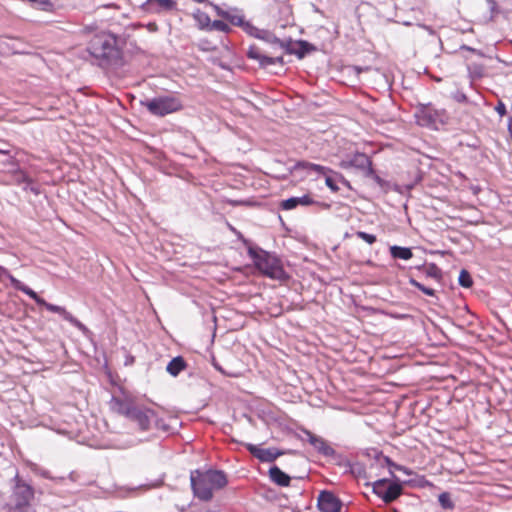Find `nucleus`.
<instances>
[{
  "instance_id": "obj_33",
  "label": "nucleus",
  "mask_w": 512,
  "mask_h": 512,
  "mask_svg": "<svg viewBox=\"0 0 512 512\" xmlns=\"http://www.w3.org/2000/svg\"><path fill=\"white\" fill-rule=\"evenodd\" d=\"M225 19L235 26L242 27L245 24L244 17L242 15L231 14L230 12H228V16Z\"/></svg>"
},
{
  "instance_id": "obj_30",
  "label": "nucleus",
  "mask_w": 512,
  "mask_h": 512,
  "mask_svg": "<svg viewBox=\"0 0 512 512\" xmlns=\"http://www.w3.org/2000/svg\"><path fill=\"white\" fill-rule=\"evenodd\" d=\"M209 30H217V31H221V32H224V33H229L231 31V28L224 21L214 20L211 23Z\"/></svg>"
},
{
  "instance_id": "obj_35",
  "label": "nucleus",
  "mask_w": 512,
  "mask_h": 512,
  "mask_svg": "<svg viewBox=\"0 0 512 512\" xmlns=\"http://www.w3.org/2000/svg\"><path fill=\"white\" fill-rule=\"evenodd\" d=\"M278 46L286 51V53L289 54V50H296L297 45L296 42L292 41L291 39L288 40H281L280 43H278Z\"/></svg>"
},
{
  "instance_id": "obj_4",
  "label": "nucleus",
  "mask_w": 512,
  "mask_h": 512,
  "mask_svg": "<svg viewBox=\"0 0 512 512\" xmlns=\"http://www.w3.org/2000/svg\"><path fill=\"white\" fill-rule=\"evenodd\" d=\"M248 255L255 267L265 276L280 280L285 276L280 259L259 247H249Z\"/></svg>"
},
{
  "instance_id": "obj_12",
  "label": "nucleus",
  "mask_w": 512,
  "mask_h": 512,
  "mask_svg": "<svg viewBox=\"0 0 512 512\" xmlns=\"http://www.w3.org/2000/svg\"><path fill=\"white\" fill-rule=\"evenodd\" d=\"M136 404L128 398H122L117 396H112L109 406L110 409L120 415L125 416L126 418L131 414L132 409Z\"/></svg>"
},
{
  "instance_id": "obj_23",
  "label": "nucleus",
  "mask_w": 512,
  "mask_h": 512,
  "mask_svg": "<svg viewBox=\"0 0 512 512\" xmlns=\"http://www.w3.org/2000/svg\"><path fill=\"white\" fill-rule=\"evenodd\" d=\"M382 461L390 468V475L392 478L397 479L394 475V470L401 471L407 475H410L411 472L404 466L394 463L389 457L382 456Z\"/></svg>"
},
{
  "instance_id": "obj_31",
  "label": "nucleus",
  "mask_w": 512,
  "mask_h": 512,
  "mask_svg": "<svg viewBox=\"0 0 512 512\" xmlns=\"http://www.w3.org/2000/svg\"><path fill=\"white\" fill-rule=\"evenodd\" d=\"M195 18L198 21V23L202 29L210 28V25L212 22L210 21V17L208 16V14H206L204 12H199L198 14L195 15Z\"/></svg>"
},
{
  "instance_id": "obj_40",
  "label": "nucleus",
  "mask_w": 512,
  "mask_h": 512,
  "mask_svg": "<svg viewBox=\"0 0 512 512\" xmlns=\"http://www.w3.org/2000/svg\"><path fill=\"white\" fill-rule=\"evenodd\" d=\"M23 190L24 191H30L34 195H39L40 194V188L37 185H35L32 180H31V184L30 185L25 184L23 186Z\"/></svg>"
},
{
  "instance_id": "obj_8",
  "label": "nucleus",
  "mask_w": 512,
  "mask_h": 512,
  "mask_svg": "<svg viewBox=\"0 0 512 512\" xmlns=\"http://www.w3.org/2000/svg\"><path fill=\"white\" fill-rule=\"evenodd\" d=\"M417 123L424 127H435L442 123L443 112L435 109L431 104H420L415 113Z\"/></svg>"
},
{
  "instance_id": "obj_16",
  "label": "nucleus",
  "mask_w": 512,
  "mask_h": 512,
  "mask_svg": "<svg viewBox=\"0 0 512 512\" xmlns=\"http://www.w3.org/2000/svg\"><path fill=\"white\" fill-rule=\"evenodd\" d=\"M270 479L277 485L286 487L290 484V476L283 472L278 466L269 469Z\"/></svg>"
},
{
  "instance_id": "obj_2",
  "label": "nucleus",
  "mask_w": 512,
  "mask_h": 512,
  "mask_svg": "<svg viewBox=\"0 0 512 512\" xmlns=\"http://www.w3.org/2000/svg\"><path fill=\"white\" fill-rule=\"evenodd\" d=\"M190 482L194 496L207 502L213 498V491L224 488L228 480L223 471L210 469L192 472Z\"/></svg>"
},
{
  "instance_id": "obj_25",
  "label": "nucleus",
  "mask_w": 512,
  "mask_h": 512,
  "mask_svg": "<svg viewBox=\"0 0 512 512\" xmlns=\"http://www.w3.org/2000/svg\"><path fill=\"white\" fill-rule=\"evenodd\" d=\"M440 506L446 510H453L455 507L449 492H443L438 496Z\"/></svg>"
},
{
  "instance_id": "obj_42",
  "label": "nucleus",
  "mask_w": 512,
  "mask_h": 512,
  "mask_svg": "<svg viewBox=\"0 0 512 512\" xmlns=\"http://www.w3.org/2000/svg\"><path fill=\"white\" fill-rule=\"evenodd\" d=\"M495 111L502 117L506 114V106L502 101H499L495 106Z\"/></svg>"
},
{
  "instance_id": "obj_45",
  "label": "nucleus",
  "mask_w": 512,
  "mask_h": 512,
  "mask_svg": "<svg viewBox=\"0 0 512 512\" xmlns=\"http://www.w3.org/2000/svg\"><path fill=\"white\" fill-rule=\"evenodd\" d=\"M41 475H42L44 478H50V476H49V472H48V471H46V470H45V471H43V472H41Z\"/></svg>"
},
{
  "instance_id": "obj_18",
  "label": "nucleus",
  "mask_w": 512,
  "mask_h": 512,
  "mask_svg": "<svg viewBox=\"0 0 512 512\" xmlns=\"http://www.w3.org/2000/svg\"><path fill=\"white\" fill-rule=\"evenodd\" d=\"M390 255L394 259L409 260L413 257L411 248L393 245L389 248Z\"/></svg>"
},
{
  "instance_id": "obj_10",
  "label": "nucleus",
  "mask_w": 512,
  "mask_h": 512,
  "mask_svg": "<svg viewBox=\"0 0 512 512\" xmlns=\"http://www.w3.org/2000/svg\"><path fill=\"white\" fill-rule=\"evenodd\" d=\"M318 509L321 512H340L342 502L330 491H322L318 496Z\"/></svg>"
},
{
  "instance_id": "obj_38",
  "label": "nucleus",
  "mask_w": 512,
  "mask_h": 512,
  "mask_svg": "<svg viewBox=\"0 0 512 512\" xmlns=\"http://www.w3.org/2000/svg\"><path fill=\"white\" fill-rule=\"evenodd\" d=\"M452 98L459 103H467L468 102V98H467L466 94L461 91H456L455 93H453Z\"/></svg>"
},
{
  "instance_id": "obj_1",
  "label": "nucleus",
  "mask_w": 512,
  "mask_h": 512,
  "mask_svg": "<svg viewBox=\"0 0 512 512\" xmlns=\"http://www.w3.org/2000/svg\"><path fill=\"white\" fill-rule=\"evenodd\" d=\"M88 51L100 61L101 66L121 64L122 49L115 34L102 32L94 35L88 44Z\"/></svg>"
},
{
  "instance_id": "obj_3",
  "label": "nucleus",
  "mask_w": 512,
  "mask_h": 512,
  "mask_svg": "<svg viewBox=\"0 0 512 512\" xmlns=\"http://www.w3.org/2000/svg\"><path fill=\"white\" fill-rule=\"evenodd\" d=\"M8 278L12 287L16 290H19L26 295H28L31 299H33L38 305L44 306L48 311L52 313H58L63 317L64 320L68 321L71 325L76 327L80 331H87V327L80 322L77 318H75L70 312H68L64 307L58 306L55 304L48 303L43 298L39 297L38 294L32 290L27 285L23 284L20 280L15 278L8 269L0 265V279Z\"/></svg>"
},
{
  "instance_id": "obj_34",
  "label": "nucleus",
  "mask_w": 512,
  "mask_h": 512,
  "mask_svg": "<svg viewBox=\"0 0 512 512\" xmlns=\"http://www.w3.org/2000/svg\"><path fill=\"white\" fill-rule=\"evenodd\" d=\"M356 236L370 245L374 244L377 240L375 235L369 234L364 231H357Z\"/></svg>"
},
{
  "instance_id": "obj_29",
  "label": "nucleus",
  "mask_w": 512,
  "mask_h": 512,
  "mask_svg": "<svg viewBox=\"0 0 512 512\" xmlns=\"http://www.w3.org/2000/svg\"><path fill=\"white\" fill-rule=\"evenodd\" d=\"M255 37L259 38V39H263L266 42L273 44V45H278V43H280L279 38H277L275 35L271 34L270 32L264 31V30H262L260 34H255Z\"/></svg>"
},
{
  "instance_id": "obj_15",
  "label": "nucleus",
  "mask_w": 512,
  "mask_h": 512,
  "mask_svg": "<svg viewBox=\"0 0 512 512\" xmlns=\"http://www.w3.org/2000/svg\"><path fill=\"white\" fill-rule=\"evenodd\" d=\"M316 203L317 202L309 194H304L300 197H291L281 201L280 208L283 210H292L299 205L310 206Z\"/></svg>"
},
{
  "instance_id": "obj_37",
  "label": "nucleus",
  "mask_w": 512,
  "mask_h": 512,
  "mask_svg": "<svg viewBox=\"0 0 512 512\" xmlns=\"http://www.w3.org/2000/svg\"><path fill=\"white\" fill-rule=\"evenodd\" d=\"M325 183L331 191L337 192L339 190V187L337 186L335 180L332 177L328 176V174L325 175Z\"/></svg>"
},
{
  "instance_id": "obj_26",
  "label": "nucleus",
  "mask_w": 512,
  "mask_h": 512,
  "mask_svg": "<svg viewBox=\"0 0 512 512\" xmlns=\"http://www.w3.org/2000/svg\"><path fill=\"white\" fill-rule=\"evenodd\" d=\"M350 472L357 478H368L365 466L360 462H355L350 465Z\"/></svg>"
},
{
  "instance_id": "obj_5",
  "label": "nucleus",
  "mask_w": 512,
  "mask_h": 512,
  "mask_svg": "<svg viewBox=\"0 0 512 512\" xmlns=\"http://www.w3.org/2000/svg\"><path fill=\"white\" fill-rule=\"evenodd\" d=\"M148 112L154 116L164 117L180 111L183 107L181 100L174 95H161L152 99L141 101Z\"/></svg>"
},
{
  "instance_id": "obj_28",
  "label": "nucleus",
  "mask_w": 512,
  "mask_h": 512,
  "mask_svg": "<svg viewBox=\"0 0 512 512\" xmlns=\"http://www.w3.org/2000/svg\"><path fill=\"white\" fill-rule=\"evenodd\" d=\"M409 283L417 288L418 290H420L421 292H423L425 295H428V296H435V290L432 289V288H429V287H426L425 285L421 284L420 282H418L417 280H415L414 278H410L409 279Z\"/></svg>"
},
{
  "instance_id": "obj_21",
  "label": "nucleus",
  "mask_w": 512,
  "mask_h": 512,
  "mask_svg": "<svg viewBox=\"0 0 512 512\" xmlns=\"http://www.w3.org/2000/svg\"><path fill=\"white\" fill-rule=\"evenodd\" d=\"M247 57L249 59L258 61L259 65L262 68H266L265 59H267L268 56L263 55L259 47L255 46V45L250 46L247 50Z\"/></svg>"
},
{
  "instance_id": "obj_27",
  "label": "nucleus",
  "mask_w": 512,
  "mask_h": 512,
  "mask_svg": "<svg viewBox=\"0 0 512 512\" xmlns=\"http://www.w3.org/2000/svg\"><path fill=\"white\" fill-rule=\"evenodd\" d=\"M458 282L464 288H470L473 284V280L470 273L465 269L461 270Z\"/></svg>"
},
{
  "instance_id": "obj_13",
  "label": "nucleus",
  "mask_w": 512,
  "mask_h": 512,
  "mask_svg": "<svg viewBox=\"0 0 512 512\" xmlns=\"http://www.w3.org/2000/svg\"><path fill=\"white\" fill-rule=\"evenodd\" d=\"M348 165L362 170L367 176L373 175L372 162L365 153H355L348 161Z\"/></svg>"
},
{
  "instance_id": "obj_24",
  "label": "nucleus",
  "mask_w": 512,
  "mask_h": 512,
  "mask_svg": "<svg viewBox=\"0 0 512 512\" xmlns=\"http://www.w3.org/2000/svg\"><path fill=\"white\" fill-rule=\"evenodd\" d=\"M423 271L427 277L433 278L437 281L442 279V271L435 263H430L427 266H423Z\"/></svg>"
},
{
  "instance_id": "obj_32",
  "label": "nucleus",
  "mask_w": 512,
  "mask_h": 512,
  "mask_svg": "<svg viewBox=\"0 0 512 512\" xmlns=\"http://www.w3.org/2000/svg\"><path fill=\"white\" fill-rule=\"evenodd\" d=\"M14 182L17 185H23V186L25 184L30 185L31 184V178H29L28 175L26 173H24L23 171H17L14 174Z\"/></svg>"
},
{
  "instance_id": "obj_6",
  "label": "nucleus",
  "mask_w": 512,
  "mask_h": 512,
  "mask_svg": "<svg viewBox=\"0 0 512 512\" xmlns=\"http://www.w3.org/2000/svg\"><path fill=\"white\" fill-rule=\"evenodd\" d=\"M366 485L371 486L373 493L386 504L395 501L403 492L402 484L398 479L391 481L387 478H382L373 483H366Z\"/></svg>"
},
{
  "instance_id": "obj_7",
  "label": "nucleus",
  "mask_w": 512,
  "mask_h": 512,
  "mask_svg": "<svg viewBox=\"0 0 512 512\" xmlns=\"http://www.w3.org/2000/svg\"><path fill=\"white\" fill-rule=\"evenodd\" d=\"M14 487L12 497L17 508L28 506L31 500L34 498L33 487L23 481L18 474L14 477Z\"/></svg>"
},
{
  "instance_id": "obj_46",
  "label": "nucleus",
  "mask_w": 512,
  "mask_h": 512,
  "mask_svg": "<svg viewBox=\"0 0 512 512\" xmlns=\"http://www.w3.org/2000/svg\"><path fill=\"white\" fill-rule=\"evenodd\" d=\"M194 1L197 3H207L208 2V0H194Z\"/></svg>"
},
{
  "instance_id": "obj_41",
  "label": "nucleus",
  "mask_w": 512,
  "mask_h": 512,
  "mask_svg": "<svg viewBox=\"0 0 512 512\" xmlns=\"http://www.w3.org/2000/svg\"><path fill=\"white\" fill-rule=\"evenodd\" d=\"M12 146L4 141H0V154L9 155L11 153Z\"/></svg>"
},
{
  "instance_id": "obj_14",
  "label": "nucleus",
  "mask_w": 512,
  "mask_h": 512,
  "mask_svg": "<svg viewBox=\"0 0 512 512\" xmlns=\"http://www.w3.org/2000/svg\"><path fill=\"white\" fill-rule=\"evenodd\" d=\"M247 450L261 462H273L282 453L276 449H263L253 444L246 445Z\"/></svg>"
},
{
  "instance_id": "obj_22",
  "label": "nucleus",
  "mask_w": 512,
  "mask_h": 512,
  "mask_svg": "<svg viewBox=\"0 0 512 512\" xmlns=\"http://www.w3.org/2000/svg\"><path fill=\"white\" fill-rule=\"evenodd\" d=\"M147 4L151 7L155 6L157 11L172 10L176 6L175 0H147Z\"/></svg>"
},
{
  "instance_id": "obj_39",
  "label": "nucleus",
  "mask_w": 512,
  "mask_h": 512,
  "mask_svg": "<svg viewBox=\"0 0 512 512\" xmlns=\"http://www.w3.org/2000/svg\"><path fill=\"white\" fill-rule=\"evenodd\" d=\"M246 32L255 37V34H260L262 30L254 27L248 22H245L244 26H242Z\"/></svg>"
},
{
  "instance_id": "obj_20",
  "label": "nucleus",
  "mask_w": 512,
  "mask_h": 512,
  "mask_svg": "<svg viewBox=\"0 0 512 512\" xmlns=\"http://www.w3.org/2000/svg\"><path fill=\"white\" fill-rule=\"evenodd\" d=\"M295 167L313 171V172H316V173L324 175V176L327 175L328 173L332 172V170L328 167H325V166H322L319 164L310 163L307 161H300L296 164Z\"/></svg>"
},
{
  "instance_id": "obj_36",
  "label": "nucleus",
  "mask_w": 512,
  "mask_h": 512,
  "mask_svg": "<svg viewBox=\"0 0 512 512\" xmlns=\"http://www.w3.org/2000/svg\"><path fill=\"white\" fill-rule=\"evenodd\" d=\"M265 62H266V67L275 65V64L284 65V60H283L282 56H278V57H269L268 56L267 59H265Z\"/></svg>"
},
{
  "instance_id": "obj_19",
  "label": "nucleus",
  "mask_w": 512,
  "mask_h": 512,
  "mask_svg": "<svg viewBox=\"0 0 512 512\" xmlns=\"http://www.w3.org/2000/svg\"><path fill=\"white\" fill-rule=\"evenodd\" d=\"M296 45V50H289V54L296 55L299 59H302L306 54L316 50L315 46L304 40L296 41Z\"/></svg>"
},
{
  "instance_id": "obj_44",
  "label": "nucleus",
  "mask_w": 512,
  "mask_h": 512,
  "mask_svg": "<svg viewBox=\"0 0 512 512\" xmlns=\"http://www.w3.org/2000/svg\"><path fill=\"white\" fill-rule=\"evenodd\" d=\"M372 176L374 177L376 182H378V183L382 182V179L378 175H375V173Z\"/></svg>"
},
{
  "instance_id": "obj_43",
  "label": "nucleus",
  "mask_w": 512,
  "mask_h": 512,
  "mask_svg": "<svg viewBox=\"0 0 512 512\" xmlns=\"http://www.w3.org/2000/svg\"><path fill=\"white\" fill-rule=\"evenodd\" d=\"M213 9L215 10L216 14L222 18H226L228 16V11H224L216 4H211Z\"/></svg>"
},
{
  "instance_id": "obj_11",
  "label": "nucleus",
  "mask_w": 512,
  "mask_h": 512,
  "mask_svg": "<svg viewBox=\"0 0 512 512\" xmlns=\"http://www.w3.org/2000/svg\"><path fill=\"white\" fill-rule=\"evenodd\" d=\"M307 436V441L323 456L326 457H334L336 455V451L332 448L326 440L322 437L317 436L310 431H305Z\"/></svg>"
},
{
  "instance_id": "obj_9",
  "label": "nucleus",
  "mask_w": 512,
  "mask_h": 512,
  "mask_svg": "<svg viewBox=\"0 0 512 512\" xmlns=\"http://www.w3.org/2000/svg\"><path fill=\"white\" fill-rule=\"evenodd\" d=\"M155 418V412L151 409L135 405L128 420L135 423L141 431H148Z\"/></svg>"
},
{
  "instance_id": "obj_17",
  "label": "nucleus",
  "mask_w": 512,
  "mask_h": 512,
  "mask_svg": "<svg viewBox=\"0 0 512 512\" xmlns=\"http://www.w3.org/2000/svg\"><path fill=\"white\" fill-rule=\"evenodd\" d=\"M187 364L183 357H174L167 365L166 371L173 377H176L186 368Z\"/></svg>"
}]
</instances>
